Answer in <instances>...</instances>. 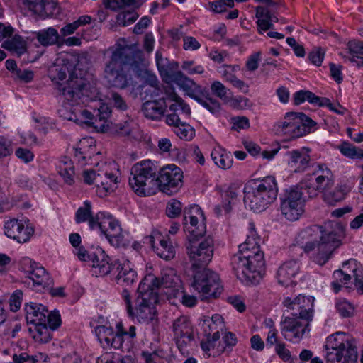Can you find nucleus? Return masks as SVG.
<instances>
[{"label": "nucleus", "instance_id": "3c124183", "mask_svg": "<svg viewBox=\"0 0 363 363\" xmlns=\"http://www.w3.org/2000/svg\"><path fill=\"white\" fill-rule=\"evenodd\" d=\"M167 298L172 304L177 305L179 302L184 294L181 284H178L173 287H171L164 292Z\"/></svg>", "mask_w": 363, "mask_h": 363}, {"label": "nucleus", "instance_id": "f03ea898", "mask_svg": "<svg viewBox=\"0 0 363 363\" xmlns=\"http://www.w3.org/2000/svg\"><path fill=\"white\" fill-rule=\"evenodd\" d=\"M231 264L238 279L254 285L259 284L265 272V260L258 239L248 236L239 245L238 252L233 256Z\"/></svg>", "mask_w": 363, "mask_h": 363}, {"label": "nucleus", "instance_id": "4c0bfd02", "mask_svg": "<svg viewBox=\"0 0 363 363\" xmlns=\"http://www.w3.org/2000/svg\"><path fill=\"white\" fill-rule=\"evenodd\" d=\"M167 97L166 100L172 102V104L169 105V110L172 111L171 113H177V112L179 111L183 115L188 117L190 116L191 108L180 96L174 92L169 94H167Z\"/></svg>", "mask_w": 363, "mask_h": 363}, {"label": "nucleus", "instance_id": "f257e3e1", "mask_svg": "<svg viewBox=\"0 0 363 363\" xmlns=\"http://www.w3.org/2000/svg\"><path fill=\"white\" fill-rule=\"evenodd\" d=\"M147 66L143 52L136 44H118L105 65L104 79L109 86L123 89L129 84L130 72H132L138 77L146 78L150 88L154 89L155 96H158L160 92L159 82L147 69Z\"/></svg>", "mask_w": 363, "mask_h": 363}, {"label": "nucleus", "instance_id": "338daca9", "mask_svg": "<svg viewBox=\"0 0 363 363\" xmlns=\"http://www.w3.org/2000/svg\"><path fill=\"white\" fill-rule=\"evenodd\" d=\"M156 62L158 67V70L162 76L167 77L171 72L168 71L167 64V60L164 59L162 56V54L159 52H157L155 54Z\"/></svg>", "mask_w": 363, "mask_h": 363}, {"label": "nucleus", "instance_id": "0e129e2a", "mask_svg": "<svg viewBox=\"0 0 363 363\" xmlns=\"http://www.w3.org/2000/svg\"><path fill=\"white\" fill-rule=\"evenodd\" d=\"M34 73L33 71L26 69H18L16 70V74L13 76L14 79H18L25 83L30 82L33 80Z\"/></svg>", "mask_w": 363, "mask_h": 363}, {"label": "nucleus", "instance_id": "c9c22d12", "mask_svg": "<svg viewBox=\"0 0 363 363\" xmlns=\"http://www.w3.org/2000/svg\"><path fill=\"white\" fill-rule=\"evenodd\" d=\"M194 99L212 113H216L220 109V103L209 96V92L206 88H203L201 94H197Z\"/></svg>", "mask_w": 363, "mask_h": 363}, {"label": "nucleus", "instance_id": "b1692460", "mask_svg": "<svg viewBox=\"0 0 363 363\" xmlns=\"http://www.w3.org/2000/svg\"><path fill=\"white\" fill-rule=\"evenodd\" d=\"M25 264H30V269L26 272V277L33 281V286H41L43 288L52 283V279L43 267H37L35 262L30 259L24 260Z\"/></svg>", "mask_w": 363, "mask_h": 363}, {"label": "nucleus", "instance_id": "680f3d73", "mask_svg": "<svg viewBox=\"0 0 363 363\" xmlns=\"http://www.w3.org/2000/svg\"><path fill=\"white\" fill-rule=\"evenodd\" d=\"M99 172V168L95 169H86L83 171V182L89 185L94 184L96 186V177Z\"/></svg>", "mask_w": 363, "mask_h": 363}, {"label": "nucleus", "instance_id": "393cba45", "mask_svg": "<svg viewBox=\"0 0 363 363\" xmlns=\"http://www.w3.org/2000/svg\"><path fill=\"white\" fill-rule=\"evenodd\" d=\"M299 270V265L296 260H290L284 262L277 271V279L279 284L286 287L295 285L293 279Z\"/></svg>", "mask_w": 363, "mask_h": 363}, {"label": "nucleus", "instance_id": "37998d69", "mask_svg": "<svg viewBox=\"0 0 363 363\" xmlns=\"http://www.w3.org/2000/svg\"><path fill=\"white\" fill-rule=\"evenodd\" d=\"M211 156L218 167L223 169H227L231 167L233 160L224 150L220 148L213 149Z\"/></svg>", "mask_w": 363, "mask_h": 363}, {"label": "nucleus", "instance_id": "603ef678", "mask_svg": "<svg viewBox=\"0 0 363 363\" xmlns=\"http://www.w3.org/2000/svg\"><path fill=\"white\" fill-rule=\"evenodd\" d=\"M238 196V193L236 189L233 188L232 186L229 187L228 190H226L223 194V205L222 208L225 210L226 213H229L231 210L230 204H234L235 201L236 200Z\"/></svg>", "mask_w": 363, "mask_h": 363}, {"label": "nucleus", "instance_id": "ddd939ff", "mask_svg": "<svg viewBox=\"0 0 363 363\" xmlns=\"http://www.w3.org/2000/svg\"><path fill=\"white\" fill-rule=\"evenodd\" d=\"M183 172L175 164H169L160 169L156 176L157 186L163 193L172 195L179 189L183 184Z\"/></svg>", "mask_w": 363, "mask_h": 363}, {"label": "nucleus", "instance_id": "473e14b6", "mask_svg": "<svg viewBox=\"0 0 363 363\" xmlns=\"http://www.w3.org/2000/svg\"><path fill=\"white\" fill-rule=\"evenodd\" d=\"M154 237L148 236L146 240L152 245V247L155 248L157 255L165 260L172 259L175 257L176 249L172 243L169 241V239H160L159 241V245L155 247L154 245Z\"/></svg>", "mask_w": 363, "mask_h": 363}, {"label": "nucleus", "instance_id": "a18cd8bd", "mask_svg": "<svg viewBox=\"0 0 363 363\" xmlns=\"http://www.w3.org/2000/svg\"><path fill=\"white\" fill-rule=\"evenodd\" d=\"M347 48L352 55L351 62H357V66H363V42L352 40L348 42Z\"/></svg>", "mask_w": 363, "mask_h": 363}, {"label": "nucleus", "instance_id": "f704fd0d", "mask_svg": "<svg viewBox=\"0 0 363 363\" xmlns=\"http://www.w3.org/2000/svg\"><path fill=\"white\" fill-rule=\"evenodd\" d=\"M173 331L177 338L186 337L191 340L194 337L192 327L186 316H180L174 321Z\"/></svg>", "mask_w": 363, "mask_h": 363}, {"label": "nucleus", "instance_id": "4468645a", "mask_svg": "<svg viewBox=\"0 0 363 363\" xmlns=\"http://www.w3.org/2000/svg\"><path fill=\"white\" fill-rule=\"evenodd\" d=\"M313 167L312 174L315 177V181L311 179L302 181L310 198L316 196L319 192L325 193L334 184L332 172L325 164H318Z\"/></svg>", "mask_w": 363, "mask_h": 363}, {"label": "nucleus", "instance_id": "6ab92c4d", "mask_svg": "<svg viewBox=\"0 0 363 363\" xmlns=\"http://www.w3.org/2000/svg\"><path fill=\"white\" fill-rule=\"evenodd\" d=\"M4 228L7 237L16 240L20 243L28 241L34 233L33 227L28 225L25 226L17 219H11L6 222Z\"/></svg>", "mask_w": 363, "mask_h": 363}, {"label": "nucleus", "instance_id": "72a5a7b5", "mask_svg": "<svg viewBox=\"0 0 363 363\" xmlns=\"http://www.w3.org/2000/svg\"><path fill=\"white\" fill-rule=\"evenodd\" d=\"M351 191V186L347 184H342L333 190L325 191L323 194L325 202L330 206H335L337 203L342 201L345 196Z\"/></svg>", "mask_w": 363, "mask_h": 363}, {"label": "nucleus", "instance_id": "6e6d98bb", "mask_svg": "<svg viewBox=\"0 0 363 363\" xmlns=\"http://www.w3.org/2000/svg\"><path fill=\"white\" fill-rule=\"evenodd\" d=\"M135 4L136 0H106V6L113 11H117Z\"/></svg>", "mask_w": 363, "mask_h": 363}, {"label": "nucleus", "instance_id": "9b49d317", "mask_svg": "<svg viewBox=\"0 0 363 363\" xmlns=\"http://www.w3.org/2000/svg\"><path fill=\"white\" fill-rule=\"evenodd\" d=\"M186 253L192 267L199 268L207 265L212 259L213 255V240L207 238L199 242V238L189 239L186 244Z\"/></svg>", "mask_w": 363, "mask_h": 363}, {"label": "nucleus", "instance_id": "7c9ffc66", "mask_svg": "<svg viewBox=\"0 0 363 363\" xmlns=\"http://www.w3.org/2000/svg\"><path fill=\"white\" fill-rule=\"evenodd\" d=\"M111 131L120 137L137 139L140 136L138 125L133 120L112 125Z\"/></svg>", "mask_w": 363, "mask_h": 363}, {"label": "nucleus", "instance_id": "4d7b16f0", "mask_svg": "<svg viewBox=\"0 0 363 363\" xmlns=\"http://www.w3.org/2000/svg\"><path fill=\"white\" fill-rule=\"evenodd\" d=\"M182 205L180 201L176 199H172L167 203V215L170 218H175L180 215Z\"/></svg>", "mask_w": 363, "mask_h": 363}, {"label": "nucleus", "instance_id": "aec40b11", "mask_svg": "<svg viewBox=\"0 0 363 363\" xmlns=\"http://www.w3.org/2000/svg\"><path fill=\"white\" fill-rule=\"evenodd\" d=\"M167 78L175 83L192 99H194L197 94H201V91L203 89V87L196 84L181 71L171 72Z\"/></svg>", "mask_w": 363, "mask_h": 363}, {"label": "nucleus", "instance_id": "39448f33", "mask_svg": "<svg viewBox=\"0 0 363 363\" xmlns=\"http://www.w3.org/2000/svg\"><path fill=\"white\" fill-rule=\"evenodd\" d=\"M156 283L157 284V281L155 276L148 274L138 286L135 306L128 314L139 323L148 324L157 322V311L155 305L158 301V293L148 290L150 286Z\"/></svg>", "mask_w": 363, "mask_h": 363}, {"label": "nucleus", "instance_id": "f8f14e48", "mask_svg": "<svg viewBox=\"0 0 363 363\" xmlns=\"http://www.w3.org/2000/svg\"><path fill=\"white\" fill-rule=\"evenodd\" d=\"M192 286L204 298H216L222 291L218 274L209 269L196 272Z\"/></svg>", "mask_w": 363, "mask_h": 363}, {"label": "nucleus", "instance_id": "09e8293b", "mask_svg": "<svg viewBox=\"0 0 363 363\" xmlns=\"http://www.w3.org/2000/svg\"><path fill=\"white\" fill-rule=\"evenodd\" d=\"M64 166L60 167L59 173L66 184L72 185L74 182V170L72 163L70 160L66 159V161L64 162Z\"/></svg>", "mask_w": 363, "mask_h": 363}, {"label": "nucleus", "instance_id": "5fc2aeb1", "mask_svg": "<svg viewBox=\"0 0 363 363\" xmlns=\"http://www.w3.org/2000/svg\"><path fill=\"white\" fill-rule=\"evenodd\" d=\"M95 333L100 342H104L106 345L107 342H110L111 337L114 333V331L111 327L99 325L95 328Z\"/></svg>", "mask_w": 363, "mask_h": 363}, {"label": "nucleus", "instance_id": "69168bd1", "mask_svg": "<svg viewBox=\"0 0 363 363\" xmlns=\"http://www.w3.org/2000/svg\"><path fill=\"white\" fill-rule=\"evenodd\" d=\"M13 152L11 143L3 135H0V159L10 155Z\"/></svg>", "mask_w": 363, "mask_h": 363}, {"label": "nucleus", "instance_id": "ea45409f", "mask_svg": "<svg viewBox=\"0 0 363 363\" xmlns=\"http://www.w3.org/2000/svg\"><path fill=\"white\" fill-rule=\"evenodd\" d=\"M77 73V68L76 66L72 65L63 64L62 65H56L52 67L50 70V77L52 81H63L65 79L67 74H69V77L72 73Z\"/></svg>", "mask_w": 363, "mask_h": 363}, {"label": "nucleus", "instance_id": "cd10ccee", "mask_svg": "<svg viewBox=\"0 0 363 363\" xmlns=\"http://www.w3.org/2000/svg\"><path fill=\"white\" fill-rule=\"evenodd\" d=\"M255 17L257 18V31L262 34L264 31L272 29L274 23L278 22V18L264 6H258L256 8Z\"/></svg>", "mask_w": 363, "mask_h": 363}, {"label": "nucleus", "instance_id": "bf43d9fd", "mask_svg": "<svg viewBox=\"0 0 363 363\" xmlns=\"http://www.w3.org/2000/svg\"><path fill=\"white\" fill-rule=\"evenodd\" d=\"M325 50L321 48H316L308 55L309 60L315 65L320 66L323 60Z\"/></svg>", "mask_w": 363, "mask_h": 363}, {"label": "nucleus", "instance_id": "0eeeda50", "mask_svg": "<svg viewBox=\"0 0 363 363\" xmlns=\"http://www.w3.org/2000/svg\"><path fill=\"white\" fill-rule=\"evenodd\" d=\"M244 193L245 204L252 211L261 212L275 201L278 188L274 177H267L250 182L245 187Z\"/></svg>", "mask_w": 363, "mask_h": 363}, {"label": "nucleus", "instance_id": "9d476101", "mask_svg": "<svg viewBox=\"0 0 363 363\" xmlns=\"http://www.w3.org/2000/svg\"><path fill=\"white\" fill-rule=\"evenodd\" d=\"M303 186L301 181L298 185L290 186L284 190L280 200L281 214L289 221L297 220L304 212L305 197Z\"/></svg>", "mask_w": 363, "mask_h": 363}, {"label": "nucleus", "instance_id": "58836bf2", "mask_svg": "<svg viewBox=\"0 0 363 363\" xmlns=\"http://www.w3.org/2000/svg\"><path fill=\"white\" fill-rule=\"evenodd\" d=\"M1 46L18 57L27 50L26 42L18 35H14L11 40L4 41Z\"/></svg>", "mask_w": 363, "mask_h": 363}, {"label": "nucleus", "instance_id": "dca6fc26", "mask_svg": "<svg viewBox=\"0 0 363 363\" xmlns=\"http://www.w3.org/2000/svg\"><path fill=\"white\" fill-rule=\"evenodd\" d=\"M78 123H86L93 125L95 128L101 132H105L108 128V118L111 114V108L106 104L100 106L96 116H94L89 110L77 107Z\"/></svg>", "mask_w": 363, "mask_h": 363}, {"label": "nucleus", "instance_id": "2eb2a0df", "mask_svg": "<svg viewBox=\"0 0 363 363\" xmlns=\"http://www.w3.org/2000/svg\"><path fill=\"white\" fill-rule=\"evenodd\" d=\"M96 228H99L113 246L119 247L125 245L122 229L117 220L110 215L106 216L99 212L96 215Z\"/></svg>", "mask_w": 363, "mask_h": 363}, {"label": "nucleus", "instance_id": "c85d7f7f", "mask_svg": "<svg viewBox=\"0 0 363 363\" xmlns=\"http://www.w3.org/2000/svg\"><path fill=\"white\" fill-rule=\"evenodd\" d=\"M357 352L356 349L349 350H327L325 356L326 363H356Z\"/></svg>", "mask_w": 363, "mask_h": 363}, {"label": "nucleus", "instance_id": "052dcab7", "mask_svg": "<svg viewBox=\"0 0 363 363\" xmlns=\"http://www.w3.org/2000/svg\"><path fill=\"white\" fill-rule=\"evenodd\" d=\"M114 269L113 274H116V279L118 281V278H123V277L125 276L128 272H130L133 269L130 267L129 262L122 264L116 262Z\"/></svg>", "mask_w": 363, "mask_h": 363}, {"label": "nucleus", "instance_id": "6e6552de", "mask_svg": "<svg viewBox=\"0 0 363 363\" xmlns=\"http://www.w3.org/2000/svg\"><path fill=\"white\" fill-rule=\"evenodd\" d=\"M129 184L140 196L155 193L157 186L156 167L150 160L136 163L131 168Z\"/></svg>", "mask_w": 363, "mask_h": 363}, {"label": "nucleus", "instance_id": "774afa93", "mask_svg": "<svg viewBox=\"0 0 363 363\" xmlns=\"http://www.w3.org/2000/svg\"><path fill=\"white\" fill-rule=\"evenodd\" d=\"M336 308L339 313L342 317H350L354 313L353 306L347 301H342L337 303Z\"/></svg>", "mask_w": 363, "mask_h": 363}, {"label": "nucleus", "instance_id": "49530a36", "mask_svg": "<svg viewBox=\"0 0 363 363\" xmlns=\"http://www.w3.org/2000/svg\"><path fill=\"white\" fill-rule=\"evenodd\" d=\"M338 149L342 155L354 159V158H362L363 159V150L359 147L354 146L347 142H342L339 146Z\"/></svg>", "mask_w": 363, "mask_h": 363}, {"label": "nucleus", "instance_id": "864d4df0", "mask_svg": "<svg viewBox=\"0 0 363 363\" xmlns=\"http://www.w3.org/2000/svg\"><path fill=\"white\" fill-rule=\"evenodd\" d=\"M117 332L113 334L111 337L110 342L106 343V346H111L115 349H119L122 347L124 336L122 334L123 327L121 323H118L116 325Z\"/></svg>", "mask_w": 363, "mask_h": 363}, {"label": "nucleus", "instance_id": "bb28decb", "mask_svg": "<svg viewBox=\"0 0 363 363\" xmlns=\"http://www.w3.org/2000/svg\"><path fill=\"white\" fill-rule=\"evenodd\" d=\"M351 340V337L349 335L345 333L337 332L327 338L325 346V350L346 351L350 349H356Z\"/></svg>", "mask_w": 363, "mask_h": 363}, {"label": "nucleus", "instance_id": "2f4dec72", "mask_svg": "<svg viewBox=\"0 0 363 363\" xmlns=\"http://www.w3.org/2000/svg\"><path fill=\"white\" fill-rule=\"evenodd\" d=\"M157 284L150 286L148 290L157 291L160 287L168 289L174 286L181 284L179 277L177 276L174 269L172 268L164 269L161 272V279L155 277Z\"/></svg>", "mask_w": 363, "mask_h": 363}, {"label": "nucleus", "instance_id": "c03bdc74", "mask_svg": "<svg viewBox=\"0 0 363 363\" xmlns=\"http://www.w3.org/2000/svg\"><path fill=\"white\" fill-rule=\"evenodd\" d=\"M110 258L103 259L101 261L96 260L94 261V264L92 266L93 273L96 274V276H105L110 273H114V267H116V262H110Z\"/></svg>", "mask_w": 363, "mask_h": 363}, {"label": "nucleus", "instance_id": "e433bc0d", "mask_svg": "<svg viewBox=\"0 0 363 363\" xmlns=\"http://www.w3.org/2000/svg\"><path fill=\"white\" fill-rule=\"evenodd\" d=\"M75 220L77 223L88 221L91 229L96 228V216L91 214V205L88 201L84 202V206L77 209L75 215Z\"/></svg>", "mask_w": 363, "mask_h": 363}, {"label": "nucleus", "instance_id": "8fccbe9b", "mask_svg": "<svg viewBox=\"0 0 363 363\" xmlns=\"http://www.w3.org/2000/svg\"><path fill=\"white\" fill-rule=\"evenodd\" d=\"M138 17V15L133 9L123 11L117 15V23L122 26H127L133 23Z\"/></svg>", "mask_w": 363, "mask_h": 363}, {"label": "nucleus", "instance_id": "f3484780", "mask_svg": "<svg viewBox=\"0 0 363 363\" xmlns=\"http://www.w3.org/2000/svg\"><path fill=\"white\" fill-rule=\"evenodd\" d=\"M189 218V225L185 228L189 232V239L202 238L206 233L205 218L201 209L198 206L191 207L189 211L184 210V220Z\"/></svg>", "mask_w": 363, "mask_h": 363}, {"label": "nucleus", "instance_id": "7ed1b4c3", "mask_svg": "<svg viewBox=\"0 0 363 363\" xmlns=\"http://www.w3.org/2000/svg\"><path fill=\"white\" fill-rule=\"evenodd\" d=\"M313 301L311 296L299 294L294 298L286 297L283 304L291 315L286 316L281 322V334L289 341L300 340L304 334L310 331V323L313 317Z\"/></svg>", "mask_w": 363, "mask_h": 363}, {"label": "nucleus", "instance_id": "20e7f679", "mask_svg": "<svg viewBox=\"0 0 363 363\" xmlns=\"http://www.w3.org/2000/svg\"><path fill=\"white\" fill-rule=\"evenodd\" d=\"M297 242H300L301 248L308 253L317 247L318 252L313 257L315 262L323 265L330 258L333 252L340 244V238L335 230H329L327 225L323 226L314 225L303 230L297 238Z\"/></svg>", "mask_w": 363, "mask_h": 363}, {"label": "nucleus", "instance_id": "4be33fe9", "mask_svg": "<svg viewBox=\"0 0 363 363\" xmlns=\"http://www.w3.org/2000/svg\"><path fill=\"white\" fill-rule=\"evenodd\" d=\"M310 150L303 147L301 150H294L287 152L289 157L288 164L294 172H303L310 167Z\"/></svg>", "mask_w": 363, "mask_h": 363}, {"label": "nucleus", "instance_id": "412c9836", "mask_svg": "<svg viewBox=\"0 0 363 363\" xmlns=\"http://www.w3.org/2000/svg\"><path fill=\"white\" fill-rule=\"evenodd\" d=\"M22 2L34 15L43 19L54 15L57 7L54 0H22Z\"/></svg>", "mask_w": 363, "mask_h": 363}, {"label": "nucleus", "instance_id": "c756f323", "mask_svg": "<svg viewBox=\"0 0 363 363\" xmlns=\"http://www.w3.org/2000/svg\"><path fill=\"white\" fill-rule=\"evenodd\" d=\"M26 320L32 325L46 323L48 309L41 304L30 303L26 305Z\"/></svg>", "mask_w": 363, "mask_h": 363}, {"label": "nucleus", "instance_id": "a19ab883", "mask_svg": "<svg viewBox=\"0 0 363 363\" xmlns=\"http://www.w3.org/2000/svg\"><path fill=\"white\" fill-rule=\"evenodd\" d=\"M29 333L35 341L39 343H46L51 339L50 332L46 323L33 325L29 328Z\"/></svg>", "mask_w": 363, "mask_h": 363}, {"label": "nucleus", "instance_id": "a878e982", "mask_svg": "<svg viewBox=\"0 0 363 363\" xmlns=\"http://www.w3.org/2000/svg\"><path fill=\"white\" fill-rule=\"evenodd\" d=\"M167 108L166 98L147 101L143 104L142 111L144 116L152 120H160L164 114Z\"/></svg>", "mask_w": 363, "mask_h": 363}, {"label": "nucleus", "instance_id": "1a4fd4ad", "mask_svg": "<svg viewBox=\"0 0 363 363\" xmlns=\"http://www.w3.org/2000/svg\"><path fill=\"white\" fill-rule=\"evenodd\" d=\"M315 125V123L303 113L288 112L283 121L274 125V130L277 134L292 140L309 133Z\"/></svg>", "mask_w": 363, "mask_h": 363}, {"label": "nucleus", "instance_id": "5701e85b", "mask_svg": "<svg viewBox=\"0 0 363 363\" xmlns=\"http://www.w3.org/2000/svg\"><path fill=\"white\" fill-rule=\"evenodd\" d=\"M166 123L173 126L174 133L182 140H191L195 135L194 129L189 124L182 122L178 113L167 114Z\"/></svg>", "mask_w": 363, "mask_h": 363}, {"label": "nucleus", "instance_id": "de8ad7c7", "mask_svg": "<svg viewBox=\"0 0 363 363\" xmlns=\"http://www.w3.org/2000/svg\"><path fill=\"white\" fill-rule=\"evenodd\" d=\"M354 264V267L352 269L353 277L354 278V286L359 294H363V272L360 268L357 267L354 260L346 261L343 263L342 267L345 268L347 264Z\"/></svg>", "mask_w": 363, "mask_h": 363}, {"label": "nucleus", "instance_id": "e2e57ef3", "mask_svg": "<svg viewBox=\"0 0 363 363\" xmlns=\"http://www.w3.org/2000/svg\"><path fill=\"white\" fill-rule=\"evenodd\" d=\"M232 129L239 131L250 127L249 119L245 116H237L232 118Z\"/></svg>", "mask_w": 363, "mask_h": 363}, {"label": "nucleus", "instance_id": "423d86ee", "mask_svg": "<svg viewBox=\"0 0 363 363\" xmlns=\"http://www.w3.org/2000/svg\"><path fill=\"white\" fill-rule=\"evenodd\" d=\"M57 89L64 101L72 106L95 101L99 95V91L94 85L75 72L70 74L66 82L58 83Z\"/></svg>", "mask_w": 363, "mask_h": 363}, {"label": "nucleus", "instance_id": "13d9d810", "mask_svg": "<svg viewBox=\"0 0 363 363\" xmlns=\"http://www.w3.org/2000/svg\"><path fill=\"white\" fill-rule=\"evenodd\" d=\"M61 324V318L58 312L53 311L49 312L48 310V315L46 317V325L52 330L57 329Z\"/></svg>", "mask_w": 363, "mask_h": 363}, {"label": "nucleus", "instance_id": "a211bd4d", "mask_svg": "<svg viewBox=\"0 0 363 363\" xmlns=\"http://www.w3.org/2000/svg\"><path fill=\"white\" fill-rule=\"evenodd\" d=\"M108 166L102 163L96 177V194L99 197H105L113 192L117 187L118 177L108 171Z\"/></svg>", "mask_w": 363, "mask_h": 363}, {"label": "nucleus", "instance_id": "79ce46f5", "mask_svg": "<svg viewBox=\"0 0 363 363\" xmlns=\"http://www.w3.org/2000/svg\"><path fill=\"white\" fill-rule=\"evenodd\" d=\"M36 38L42 45L48 46L56 44L59 40L60 35L55 28L50 27L38 32Z\"/></svg>", "mask_w": 363, "mask_h": 363}]
</instances>
